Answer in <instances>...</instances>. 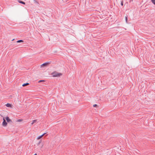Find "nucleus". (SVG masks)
<instances>
[{
	"label": "nucleus",
	"instance_id": "f257e3e1",
	"mask_svg": "<svg viewBox=\"0 0 155 155\" xmlns=\"http://www.w3.org/2000/svg\"><path fill=\"white\" fill-rule=\"evenodd\" d=\"M7 123L5 121V120L4 119L2 123V125L3 126L5 127L7 125Z\"/></svg>",
	"mask_w": 155,
	"mask_h": 155
},
{
	"label": "nucleus",
	"instance_id": "f03ea898",
	"mask_svg": "<svg viewBox=\"0 0 155 155\" xmlns=\"http://www.w3.org/2000/svg\"><path fill=\"white\" fill-rule=\"evenodd\" d=\"M61 75V74L60 73H56L55 74H54L53 75V76L54 77H57V76H60Z\"/></svg>",
	"mask_w": 155,
	"mask_h": 155
},
{
	"label": "nucleus",
	"instance_id": "7ed1b4c3",
	"mask_svg": "<svg viewBox=\"0 0 155 155\" xmlns=\"http://www.w3.org/2000/svg\"><path fill=\"white\" fill-rule=\"evenodd\" d=\"M50 63V62H45L44 63H43L42 64H41V67H42V66H46L47 65H48Z\"/></svg>",
	"mask_w": 155,
	"mask_h": 155
},
{
	"label": "nucleus",
	"instance_id": "20e7f679",
	"mask_svg": "<svg viewBox=\"0 0 155 155\" xmlns=\"http://www.w3.org/2000/svg\"><path fill=\"white\" fill-rule=\"evenodd\" d=\"M46 134V133H44V134H43L42 135H41L39 136V137H38L37 139L38 140H39V139H41L43 136H44L45 134Z\"/></svg>",
	"mask_w": 155,
	"mask_h": 155
},
{
	"label": "nucleus",
	"instance_id": "39448f33",
	"mask_svg": "<svg viewBox=\"0 0 155 155\" xmlns=\"http://www.w3.org/2000/svg\"><path fill=\"white\" fill-rule=\"evenodd\" d=\"M6 119L7 121V122H9L11 121V119L9 118V117H6Z\"/></svg>",
	"mask_w": 155,
	"mask_h": 155
},
{
	"label": "nucleus",
	"instance_id": "423d86ee",
	"mask_svg": "<svg viewBox=\"0 0 155 155\" xmlns=\"http://www.w3.org/2000/svg\"><path fill=\"white\" fill-rule=\"evenodd\" d=\"M37 121V120H35L32 121V122L31 123V125H32L34 123L36 122Z\"/></svg>",
	"mask_w": 155,
	"mask_h": 155
},
{
	"label": "nucleus",
	"instance_id": "0eeeda50",
	"mask_svg": "<svg viewBox=\"0 0 155 155\" xmlns=\"http://www.w3.org/2000/svg\"><path fill=\"white\" fill-rule=\"evenodd\" d=\"M6 106L8 107H11V105L9 103H7L5 105Z\"/></svg>",
	"mask_w": 155,
	"mask_h": 155
},
{
	"label": "nucleus",
	"instance_id": "6e6552de",
	"mask_svg": "<svg viewBox=\"0 0 155 155\" xmlns=\"http://www.w3.org/2000/svg\"><path fill=\"white\" fill-rule=\"evenodd\" d=\"M29 84L28 83H24L22 84V86L23 87H24Z\"/></svg>",
	"mask_w": 155,
	"mask_h": 155
},
{
	"label": "nucleus",
	"instance_id": "1a4fd4ad",
	"mask_svg": "<svg viewBox=\"0 0 155 155\" xmlns=\"http://www.w3.org/2000/svg\"><path fill=\"white\" fill-rule=\"evenodd\" d=\"M18 2L19 3L22 4H24V5L25 4V3L24 2H23V1H19Z\"/></svg>",
	"mask_w": 155,
	"mask_h": 155
},
{
	"label": "nucleus",
	"instance_id": "9d476101",
	"mask_svg": "<svg viewBox=\"0 0 155 155\" xmlns=\"http://www.w3.org/2000/svg\"><path fill=\"white\" fill-rule=\"evenodd\" d=\"M23 42V41L22 40H19L17 41V43H20V42Z\"/></svg>",
	"mask_w": 155,
	"mask_h": 155
},
{
	"label": "nucleus",
	"instance_id": "9b49d317",
	"mask_svg": "<svg viewBox=\"0 0 155 155\" xmlns=\"http://www.w3.org/2000/svg\"><path fill=\"white\" fill-rule=\"evenodd\" d=\"M151 1L153 4L155 5V0H151Z\"/></svg>",
	"mask_w": 155,
	"mask_h": 155
},
{
	"label": "nucleus",
	"instance_id": "f8f14e48",
	"mask_svg": "<svg viewBox=\"0 0 155 155\" xmlns=\"http://www.w3.org/2000/svg\"><path fill=\"white\" fill-rule=\"evenodd\" d=\"M125 18L126 22V23H127V17L126 16Z\"/></svg>",
	"mask_w": 155,
	"mask_h": 155
},
{
	"label": "nucleus",
	"instance_id": "ddd939ff",
	"mask_svg": "<svg viewBox=\"0 0 155 155\" xmlns=\"http://www.w3.org/2000/svg\"><path fill=\"white\" fill-rule=\"evenodd\" d=\"M34 2L35 3H38V1L36 0H34Z\"/></svg>",
	"mask_w": 155,
	"mask_h": 155
},
{
	"label": "nucleus",
	"instance_id": "4468645a",
	"mask_svg": "<svg viewBox=\"0 0 155 155\" xmlns=\"http://www.w3.org/2000/svg\"><path fill=\"white\" fill-rule=\"evenodd\" d=\"M22 121V120L21 119H18V122H21Z\"/></svg>",
	"mask_w": 155,
	"mask_h": 155
},
{
	"label": "nucleus",
	"instance_id": "2eb2a0df",
	"mask_svg": "<svg viewBox=\"0 0 155 155\" xmlns=\"http://www.w3.org/2000/svg\"><path fill=\"white\" fill-rule=\"evenodd\" d=\"M44 81V80H40L39 81H38V82H43V81Z\"/></svg>",
	"mask_w": 155,
	"mask_h": 155
},
{
	"label": "nucleus",
	"instance_id": "dca6fc26",
	"mask_svg": "<svg viewBox=\"0 0 155 155\" xmlns=\"http://www.w3.org/2000/svg\"><path fill=\"white\" fill-rule=\"evenodd\" d=\"M97 106V105L96 104H94L93 105L94 107H95L96 106Z\"/></svg>",
	"mask_w": 155,
	"mask_h": 155
},
{
	"label": "nucleus",
	"instance_id": "f3484780",
	"mask_svg": "<svg viewBox=\"0 0 155 155\" xmlns=\"http://www.w3.org/2000/svg\"><path fill=\"white\" fill-rule=\"evenodd\" d=\"M121 5L122 6H123V2H121Z\"/></svg>",
	"mask_w": 155,
	"mask_h": 155
},
{
	"label": "nucleus",
	"instance_id": "a211bd4d",
	"mask_svg": "<svg viewBox=\"0 0 155 155\" xmlns=\"http://www.w3.org/2000/svg\"><path fill=\"white\" fill-rule=\"evenodd\" d=\"M34 155H37V154L36 153H35Z\"/></svg>",
	"mask_w": 155,
	"mask_h": 155
}]
</instances>
